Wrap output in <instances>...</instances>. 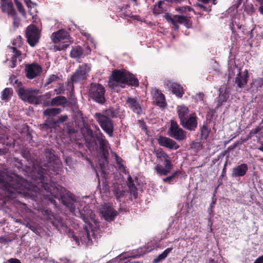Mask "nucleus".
<instances>
[{
    "label": "nucleus",
    "mask_w": 263,
    "mask_h": 263,
    "mask_svg": "<svg viewBox=\"0 0 263 263\" xmlns=\"http://www.w3.org/2000/svg\"><path fill=\"white\" fill-rule=\"evenodd\" d=\"M248 170L247 164H241L233 168L232 172V176L233 177H242L246 175Z\"/></svg>",
    "instance_id": "nucleus-17"
},
{
    "label": "nucleus",
    "mask_w": 263,
    "mask_h": 263,
    "mask_svg": "<svg viewBox=\"0 0 263 263\" xmlns=\"http://www.w3.org/2000/svg\"><path fill=\"white\" fill-rule=\"evenodd\" d=\"M166 86L171 89L172 92L176 96L181 98L183 94V89L180 85L174 83L170 80H166L165 82Z\"/></svg>",
    "instance_id": "nucleus-14"
},
{
    "label": "nucleus",
    "mask_w": 263,
    "mask_h": 263,
    "mask_svg": "<svg viewBox=\"0 0 263 263\" xmlns=\"http://www.w3.org/2000/svg\"><path fill=\"white\" fill-rule=\"evenodd\" d=\"M167 134L170 137L179 141L183 140L186 138L185 132L174 121H171Z\"/></svg>",
    "instance_id": "nucleus-7"
},
{
    "label": "nucleus",
    "mask_w": 263,
    "mask_h": 263,
    "mask_svg": "<svg viewBox=\"0 0 263 263\" xmlns=\"http://www.w3.org/2000/svg\"><path fill=\"white\" fill-rule=\"evenodd\" d=\"M157 159L159 161H164V167H162L159 165H157L155 170L157 173L161 175H166L170 172L172 168V164L170 160L168 155L161 149H157L155 151Z\"/></svg>",
    "instance_id": "nucleus-4"
},
{
    "label": "nucleus",
    "mask_w": 263,
    "mask_h": 263,
    "mask_svg": "<svg viewBox=\"0 0 263 263\" xmlns=\"http://www.w3.org/2000/svg\"><path fill=\"white\" fill-rule=\"evenodd\" d=\"M258 2H259L261 4L263 3V0H256Z\"/></svg>",
    "instance_id": "nucleus-52"
},
{
    "label": "nucleus",
    "mask_w": 263,
    "mask_h": 263,
    "mask_svg": "<svg viewBox=\"0 0 263 263\" xmlns=\"http://www.w3.org/2000/svg\"><path fill=\"white\" fill-rule=\"evenodd\" d=\"M254 263H263V255L258 257L254 262Z\"/></svg>",
    "instance_id": "nucleus-41"
},
{
    "label": "nucleus",
    "mask_w": 263,
    "mask_h": 263,
    "mask_svg": "<svg viewBox=\"0 0 263 263\" xmlns=\"http://www.w3.org/2000/svg\"><path fill=\"white\" fill-rule=\"evenodd\" d=\"M203 97H204V95L203 94H202V93H197L195 95V99L197 101H203Z\"/></svg>",
    "instance_id": "nucleus-38"
},
{
    "label": "nucleus",
    "mask_w": 263,
    "mask_h": 263,
    "mask_svg": "<svg viewBox=\"0 0 263 263\" xmlns=\"http://www.w3.org/2000/svg\"><path fill=\"white\" fill-rule=\"evenodd\" d=\"M128 106L135 112L140 114L141 111V107L139 103L134 98H128L126 101Z\"/></svg>",
    "instance_id": "nucleus-19"
},
{
    "label": "nucleus",
    "mask_w": 263,
    "mask_h": 263,
    "mask_svg": "<svg viewBox=\"0 0 263 263\" xmlns=\"http://www.w3.org/2000/svg\"><path fill=\"white\" fill-rule=\"evenodd\" d=\"M107 116H114L113 110L107 109L106 110L105 115L100 113L95 114V117L101 127L111 137L112 136L113 125L110 119Z\"/></svg>",
    "instance_id": "nucleus-3"
},
{
    "label": "nucleus",
    "mask_w": 263,
    "mask_h": 263,
    "mask_svg": "<svg viewBox=\"0 0 263 263\" xmlns=\"http://www.w3.org/2000/svg\"><path fill=\"white\" fill-rule=\"evenodd\" d=\"M259 10L260 12L263 14V6H261L259 8Z\"/></svg>",
    "instance_id": "nucleus-50"
},
{
    "label": "nucleus",
    "mask_w": 263,
    "mask_h": 263,
    "mask_svg": "<svg viewBox=\"0 0 263 263\" xmlns=\"http://www.w3.org/2000/svg\"><path fill=\"white\" fill-rule=\"evenodd\" d=\"M248 78V71L247 70L239 72L235 79V83L239 88L244 87L247 83Z\"/></svg>",
    "instance_id": "nucleus-15"
},
{
    "label": "nucleus",
    "mask_w": 263,
    "mask_h": 263,
    "mask_svg": "<svg viewBox=\"0 0 263 263\" xmlns=\"http://www.w3.org/2000/svg\"><path fill=\"white\" fill-rule=\"evenodd\" d=\"M254 84L261 87L263 85V80L261 78L256 79L254 82Z\"/></svg>",
    "instance_id": "nucleus-40"
},
{
    "label": "nucleus",
    "mask_w": 263,
    "mask_h": 263,
    "mask_svg": "<svg viewBox=\"0 0 263 263\" xmlns=\"http://www.w3.org/2000/svg\"><path fill=\"white\" fill-rule=\"evenodd\" d=\"M198 6L200 8H203V6L202 4H198Z\"/></svg>",
    "instance_id": "nucleus-53"
},
{
    "label": "nucleus",
    "mask_w": 263,
    "mask_h": 263,
    "mask_svg": "<svg viewBox=\"0 0 263 263\" xmlns=\"http://www.w3.org/2000/svg\"><path fill=\"white\" fill-rule=\"evenodd\" d=\"M14 1L15 5H16L18 10L19 11V12L24 16H25L26 14V11H25L24 8L23 7L22 4L19 1H18L17 0H14Z\"/></svg>",
    "instance_id": "nucleus-32"
},
{
    "label": "nucleus",
    "mask_w": 263,
    "mask_h": 263,
    "mask_svg": "<svg viewBox=\"0 0 263 263\" xmlns=\"http://www.w3.org/2000/svg\"><path fill=\"white\" fill-rule=\"evenodd\" d=\"M10 82L14 86L20 87L21 85V83L18 81V79L15 76H12L10 78Z\"/></svg>",
    "instance_id": "nucleus-34"
},
{
    "label": "nucleus",
    "mask_w": 263,
    "mask_h": 263,
    "mask_svg": "<svg viewBox=\"0 0 263 263\" xmlns=\"http://www.w3.org/2000/svg\"><path fill=\"white\" fill-rule=\"evenodd\" d=\"M154 99L157 105L160 107H164L165 105L164 96L158 90L155 92Z\"/></svg>",
    "instance_id": "nucleus-21"
},
{
    "label": "nucleus",
    "mask_w": 263,
    "mask_h": 263,
    "mask_svg": "<svg viewBox=\"0 0 263 263\" xmlns=\"http://www.w3.org/2000/svg\"><path fill=\"white\" fill-rule=\"evenodd\" d=\"M13 17V23L15 25H16L17 24L19 23V20L16 18L15 13L14 15H10Z\"/></svg>",
    "instance_id": "nucleus-43"
},
{
    "label": "nucleus",
    "mask_w": 263,
    "mask_h": 263,
    "mask_svg": "<svg viewBox=\"0 0 263 263\" xmlns=\"http://www.w3.org/2000/svg\"><path fill=\"white\" fill-rule=\"evenodd\" d=\"M258 149L260 151L263 152V142L261 144V146L258 148Z\"/></svg>",
    "instance_id": "nucleus-51"
},
{
    "label": "nucleus",
    "mask_w": 263,
    "mask_h": 263,
    "mask_svg": "<svg viewBox=\"0 0 263 263\" xmlns=\"http://www.w3.org/2000/svg\"><path fill=\"white\" fill-rule=\"evenodd\" d=\"M230 96V90L228 88L223 89V88H220L219 89V101L220 102L221 104L223 102H226L227 100L229 99ZM220 104V105H221Z\"/></svg>",
    "instance_id": "nucleus-23"
},
{
    "label": "nucleus",
    "mask_w": 263,
    "mask_h": 263,
    "mask_svg": "<svg viewBox=\"0 0 263 263\" xmlns=\"http://www.w3.org/2000/svg\"><path fill=\"white\" fill-rule=\"evenodd\" d=\"M172 248H168L165 249L161 254L159 255L153 260V263H158L160 261L164 259L168 255V254L172 251Z\"/></svg>",
    "instance_id": "nucleus-25"
},
{
    "label": "nucleus",
    "mask_w": 263,
    "mask_h": 263,
    "mask_svg": "<svg viewBox=\"0 0 263 263\" xmlns=\"http://www.w3.org/2000/svg\"><path fill=\"white\" fill-rule=\"evenodd\" d=\"M153 2L154 1V0H152Z\"/></svg>",
    "instance_id": "nucleus-57"
},
{
    "label": "nucleus",
    "mask_w": 263,
    "mask_h": 263,
    "mask_svg": "<svg viewBox=\"0 0 263 263\" xmlns=\"http://www.w3.org/2000/svg\"><path fill=\"white\" fill-rule=\"evenodd\" d=\"M26 36L29 45L33 47L39 42L40 39L39 30L33 25H31L26 29Z\"/></svg>",
    "instance_id": "nucleus-8"
},
{
    "label": "nucleus",
    "mask_w": 263,
    "mask_h": 263,
    "mask_svg": "<svg viewBox=\"0 0 263 263\" xmlns=\"http://www.w3.org/2000/svg\"><path fill=\"white\" fill-rule=\"evenodd\" d=\"M129 182L128 183V185L129 188H132L134 187V184L133 183V181H132V178L129 177L128 178Z\"/></svg>",
    "instance_id": "nucleus-44"
},
{
    "label": "nucleus",
    "mask_w": 263,
    "mask_h": 263,
    "mask_svg": "<svg viewBox=\"0 0 263 263\" xmlns=\"http://www.w3.org/2000/svg\"><path fill=\"white\" fill-rule=\"evenodd\" d=\"M2 10L9 15H14L15 13L13 9V5L10 0H3L1 2Z\"/></svg>",
    "instance_id": "nucleus-18"
},
{
    "label": "nucleus",
    "mask_w": 263,
    "mask_h": 263,
    "mask_svg": "<svg viewBox=\"0 0 263 263\" xmlns=\"http://www.w3.org/2000/svg\"><path fill=\"white\" fill-rule=\"evenodd\" d=\"M252 12H254V10H253V8H252Z\"/></svg>",
    "instance_id": "nucleus-56"
},
{
    "label": "nucleus",
    "mask_w": 263,
    "mask_h": 263,
    "mask_svg": "<svg viewBox=\"0 0 263 263\" xmlns=\"http://www.w3.org/2000/svg\"><path fill=\"white\" fill-rule=\"evenodd\" d=\"M10 93V90L9 88H5L2 92V99L6 100L9 98Z\"/></svg>",
    "instance_id": "nucleus-35"
},
{
    "label": "nucleus",
    "mask_w": 263,
    "mask_h": 263,
    "mask_svg": "<svg viewBox=\"0 0 263 263\" xmlns=\"http://www.w3.org/2000/svg\"><path fill=\"white\" fill-rule=\"evenodd\" d=\"M209 133L210 129H209V128L205 125H203V126L201 128V137L204 139H206L209 136Z\"/></svg>",
    "instance_id": "nucleus-33"
},
{
    "label": "nucleus",
    "mask_w": 263,
    "mask_h": 263,
    "mask_svg": "<svg viewBox=\"0 0 263 263\" xmlns=\"http://www.w3.org/2000/svg\"><path fill=\"white\" fill-rule=\"evenodd\" d=\"M86 234H87V237L88 239V240H90L89 237H90V234L88 232V230L87 229L86 230Z\"/></svg>",
    "instance_id": "nucleus-49"
},
{
    "label": "nucleus",
    "mask_w": 263,
    "mask_h": 263,
    "mask_svg": "<svg viewBox=\"0 0 263 263\" xmlns=\"http://www.w3.org/2000/svg\"><path fill=\"white\" fill-rule=\"evenodd\" d=\"M188 9L190 10V8L187 7H178L176 9V10L179 12V13H182L186 11Z\"/></svg>",
    "instance_id": "nucleus-39"
},
{
    "label": "nucleus",
    "mask_w": 263,
    "mask_h": 263,
    "mask_svg": "<svg viewBox=\"0 0 263 263\" xmlns=\"http://www.w3.org/2000/svg\"><path fill=\"white\" fill-rule=\"evenodd\" d=\"M24 2L29 9L34 8L36 5L35 3L32 2L31 0H24Z\"/></svg>",
    "instance_id": "nucleus-36"
},
{
    "label": "nucleus",
    "mask_w": 263,
    "mask_h": 263,
    "mask_svg": "<svg viewBox=\"0 0 263 263\" xmlns=\"http://www.w3.org/2000/svg\"><path fill=\"white\" fill-rule=\"evenodd\" d=\"M58 79V77L56 75L53 74L50 76L49 78L48 79L47 83V84H49L53 82V81H55Z\"/></svg>",
    "instance_id": "nucleus-37"
},
{
    "label": "nucleus",
    "mask_w": 263,
    "mask_h": 263,
    "mask_svg": "<svg viewBox=\"0 0 263 263\" xmlns=\"http://www.w3.org/2000/svg\"><path fill=\"white\" fill-rule=\"evenodd\" d=\"M125 263H126V262H125Z\"/></svg>",
    "instance_id": "nucleus-58"
},
{
    "label": "nucleus",
    "mask_w": 263,
    "mask_h": 263,
    "mask_svg": "<svg viewBox=\"0 0 263 263\" xmlns=\"http://www.w3.org/2000/svg\"><path fill=\"white\" fill-rule=\"evenodd\" d=\"M162 1H159L157 5H155L153 9V12L155 14H159L163 11V9L161 7Z\"/></svg>",
    "instance_id": "nucleus-30"
},
{
    "label": "nucleus",
    "mask_w": 263,
    "mask_h": 263,
    "mask_svg": "<svg viewBox=\"0 0 263 263\" xmlns=\"http://www.w3.org/2000/svg\"><path fill=\"white\" fill-rule=\"evenodd\" d=\"M82 49L79 46H77L72 47L70 52L71 57L73 58L80 57L82 55Z\"/></svg>",
    "instance_id": "nucleus-26"
},
{
    "label": "nucleus",
    "mask_w": 263,
    "mask_h": 263,
    "mask_svg": "<svg viewBox=\"0 0 263 263\" xmlns=\"http://www.w3.org/2000/svg\"><path fill=\"white\" fill-rule=\"evenodd\" d=\"M174 176V175H173L172 176H170V177H166V178L163 179V181H170V180H172L173 179Z\"/></svg>",
    "instance_id": "nucleus-46"
},
{
    "label": "nucleus",
    "mask_w": 263,
    "mask_h": 263,
    "mask_svg": "<svg viewBox=\"0 0 263 263\" xmlns=\"http://www.w3.org/2000/svg\"><path fill=\"white\" fill-rule=\"evenodd\" d=\"M67 119V116H63L59 118V120L58 121V122H63L65 121Z\"/></svg>",
    "instance_id": "nucleus-42"
},
{
    "label": "nucleus",
    "mask_w": 263,
    "mask_h": 263,
    "mask_svg": "<svg viewBox=\"0 0 263 263\" xmlns=\"http://www.w3.org/2000/svg\"><path fill=\"white\" fill-rule=\"evenodd\" d=\"M68 32L64 30H60L51 35V39L55 44L57 50H64L71 44Z\"/></svg>",
    "instance_id": "nucleus-2"
},
{
    "label": "nucleus",
    "mask_w": 263,
    "mask_h": 263,
    "mask_svg": "<svg viewBox=\"0 0 263 263\" xmlns=\"http://www.w3.org/2000/svg\"><path fill=\"white\" fill-rule=\"evenodd\" d=\"M73 239L76 241V244L79 245V241L78 238L76 236H73Z\"/></svg>",
    "instance_id": "nucleus-47"
},
{
    "label": "nucleus",
    "mask_w": 263,
    "mask_h": 263,
    "mask_svg": "<svg viewBox=\"0 0 263 263\" xmlns=\"http://www.w3.org/2000/svg\"><path fill=\"white\" fill-rule=\"evenodd\" d=\"M165 19L169 22H171L174 26H175L176 29H178L179 26L176 23V18L175 15L172 17L169 14L167 13L164 15Z\"/></svg>",
    "instance_id": "nucleus-31"
},
{
    "label": "nucleus",
    "mask_w": 263,
    "mask_h": 263,
    "mask_svg": "<svg viewBox=\"0 0 263 263\" xmlns=\"http://www.w3.org/2000/svg\"><path fill=\"white\" fill-rule=\"evenodd\" d=\"M105 89L101 84L94 83L90 86L89 97L97 102L103 103L105 101Z\"/></svg>",
    "instance_id": "nucleus-6"
},
{
    "label": "nucleus",
    "mask_w": 263,
    "mask_h": 263,
    "mask_svg": "<svg viewBox=\"0 0 263 263\" xmlns=\"http://www.w3.org/2000/svg\"><path fill=\"white\" fill-rule=\"evenodd\" d=\"M199 1L202 2L204 4H208L210 2V0H199Z\"/></svg>",
    "instance_id": "nucleus-48"
},
{
    "label": "nucleus",
    "mask_w": 263,
    "mask_h": 263,
    "mask_svg": "<svg viewBox=\"0 0 263 263\" xmlns=\"http://www.w3.org/2000/svg\"><path fill=\"white\" fill-rule=\"evenodd\" d=\"M100 213L104 218L107 221L112 220L117 215V212L108 204L102 206L100 209Z\"/></svg>",
    "instance_id": "nucleus-11"
},
{
    "label": "nucleus",
    "mask_w": 263,
    "mask_h": 263,
    "mask_svg": "<svg viewBox=\"0 0 263 263\" xmlns=\"http://www.w3.org/2000/svg\"><path fill=\"white\" fill-rule=\"evenodd\" d=\"M26 76L28 79H33L42 71V68L36 64L28 65L26 67Z\"/></svg>",
    "instance_id": "nucleus-12"
},
{
    "label": "nucleus",
    "mask_w": 263,
    "mask_h": 263,
    "mask_svg": "<svg viewBox=\"0 0 263 263\" xmlns=\"http://www.w3.org/2000/svg\"><path fill=\"white\" fill-rule=\"evenodd\" d=\"M9 262L10 263H21V261L18 259H15V258L10 259L9 260Z\"/></svg>",
    "instance_id": "nucleus-45"
},
{
    "label": "nucleus",
    "mask_w": 263,
    "mask_h": 263,
    "mask_svg": "<svg viewBox=\"0 0 263 263\" xmlns=\"http://www.w3.org/2000/svg\"><path fill=\"white\" fill-rule=\"evenodd\" d=\"M209 263H215V262H214V261L213 259H212V260H211L210 261V262H209Z\"/></svg>",
    "instance_id": "nucleus-54"
},
{
    "label": "nucleus",
    "mask_w": 263,
    "mask_h": 263,
    "mask_svg": "<svg viewBox=\"0 0 263 263\" xmlns=\"http://www.w3.org/2000/svg\"><path fill=\"white\" fill-rule=\"evenodd\" d=\"M159 144L170 149H177L179 146L173 140L163 136H160L157 139Z\"/></svg>",
    "instance_id": "nucleus-13"
},
{
    "label": "nucleus",
    "mask_w": 263,
    "mask_h": 263,
    "mask_svg": "<svg viewBox=\"0 0 263 263\" xmlns=\"http://www.w3.org/2000/svg\"><path fill=\"white\" fill-rule=\"evenodd\" d=\"M182 125L190 130H194L197 126V121L195 116H191L189 118L181 122Z\"/></svg>",
    "instance_id": "nucleus-16"
},
{
    "label": "nucleus",
    "mask_w": 263,
    "mask_h": 263,
    "mask_svg": "<svg viewBox=\"0 0 263 263\" xmlns=\"http://www.w3.org/2000/svg\"><path fill=\"white\" fill-rule=\"evenodd\" d=\"M22 44V38L21 36H18L13 41V44L15 46V47H12V57L11 59V67H14L17 61H22L21 53L16 49V47H20Z\"/></svg>",
    "instance_id": "nucleus-10"
},
{
    "label": "nucleus",
    "mask_w": 263,
    "mask_h": 263,
    "mask_svg": "<svg viewBox=\"0 0 263 263\" xmlns=\"http://www.w3.org/2000/svg\"><path fill=\"white\" fill-rule=\"evenodd\" d=\"M177 113L180 121H182L188 118L189 113V108L184 105L178 106L177 108Z\"/></svg>",
    "instance_id": "nucleus-20"
},
{
    "label": "nucleus",
    "mask_w": 263,
    "mask_h": 263,
    "mask_svg": "<svg viewBox=\"0 0 263 263\" xmlns=\"http://www.w3.org/2000/svg\"><path fill=\"white\" fill-rule=\"evenodd\" d=\"M84 35H85V36L89 35L88 34H87V33H85V34H84Z\"/></svg>",
    "instance_id": "nucleus-55"
},
{
    "label": "nucleus",
    "mask_w": 263,
    "mask_h": 263,
    "mask_svg": "<svg viewBox=\"0 0 263 263\" xmlns=\"http://www.w3.org/2000/svg\"><path fill=\"white\" fill-rule=\"evenodd\" d=\"M109 87L116 90L117 87H124L126 85L137 86L139 85L138 80L135 76L125 70H116L113 72L108 84Z\"/></svg>",
    "instance_id": "nucleus-1"
},
{
    "label": "nucleus",
    "mask_w": 263,
    "mask_h": 263,
    "mask_svg": "<svg viewBox=\"0 0 263 263\" xmlns=\"http://www.w3.org/2000/svg\"><path fill=\"white\" fill-rule=\"evenodd\" d=\"M66 103V99L64 97L59 96L53 98L51 102V105H61Z\"/></svg>",
    "instance_id": "nucleus-27"
},
{
    "label": "nucleus",
    "mask_w": 263,
    "mask_h": 263,
    "mask_svg": "<svg viewBox=\"0 0 263 263\" xmlns=\"http://www.w3.org/2000/svg\"><path fill=\"white\" fill-rule=\"evenodd\" d=\"M98 141L100 145V148L102 151L103 155L106 158L108 154V142L102 138L98 139Z\"/></svg>",
    "instance_id": "nucleus-22"
},
{
    "label": "nucleus",
    "mask_w": 263,
    "mask_h": 263,
    "mask_svg": "<svg viewBox=\"0 0 263 263\" xmlns=\"http://www.w3.org/2000/svg\"><path fill=\"white\" fill-rule=\"evenodd\" d=\"M176 18V23L178 22L180 24H183L187 28L191 27L192 24L190 20L186 17L181 16V15H175Z\"/></svg>",
    "instance_id": "nucleus-24"
},
{
    "label": "nucleus",
    "mask_w": 263,
    "mask_h": 263,
    "mask_svg": "<svg viewBox=\"0 0 263 263\" xmlns=\"http://www.w3.org/2000/svg\"><path fill=\"white\" fill-rule=\"evenodd\" d=\"M61 111V109L60 108H49L45 110L44 111V115L45 116H54L56 115H58L60 114Z\"/></svg>",
    "instance_id": "nucleus-28"
},
{
    "label": "nucleus",
    "mask_w": 263,
    "mask_h": 263,
    "mask_svg": "<svg viewBox=\"0 0 263 263\" xmlns=\"http://www.w3.org/2000/svg\"><path fill=\"white\" fill-rule=\"evenodd\" d=\"M39 92V90L36 89H27L22 87L18 89V95L22 100L35 104L41 102V98L37 97Z\"/></svg>",
    "instance_id": "nucleus-5"
},
{
    "label": "nucleus",
    "mask_w": 263,
    "mask_h": 263,
    "mask_svg": "<svg viewBox=\"0 0 263 263\" xmlns=\"http://www.w3.org/2000/svg\"><path fill=\"white\" fill-rule=\"evenodd\" d=\"M90 70V67L87 64H82L78 67L71 77L73 82H77L85 79Z\"/></svg>",
    "instance_id": "nucleus-9"
},
{
    "label": "nucleus",
    "mask_w": 263,
    "mask_h": 263,
    "mask_svg": "<svg viewBox=\"0 0 263 263\" xmlns=\"http://www.w3.org/2000/svg\"><path fill=\"white\" fill-rule=\"evenodd\" d=\"M191 148L195 152H197L202 148V145L199 142L193 141L191 145Z\"/></svg>",
    "instance_id": "nucleus-29"
}]
</instances>
